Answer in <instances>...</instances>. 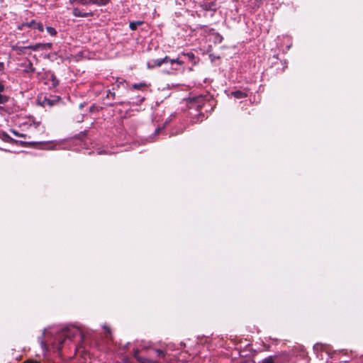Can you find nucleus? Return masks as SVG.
I'll list each match as a JSON object with an SVG mask.
<instances>
[{"instance_id":"nucleus-1","label":"nucleus","mask_w":363,"mask_h":363,"mask_svg":"<svg viewBox=\"0 0 363 363\" xmlns=\"http://www.w3.org/2000/svg\"><path fill=\"white\" fill-rule=\"evenodd\" d=\"M81 334L79 328L76 327L66 328L63 329L57 336L53 337V332L45 330L43 334L44 340H41L40 344L43 349L48 350V346L51 345L58 350H60L61 345L65 338H72L77 335Z\"/></svg>"},{"instance_id":"nucleus-2","label":"nucleus","mask_w":363,"mask_h":363,"mask_svg":"<svg viewBox=\"0 0 363 363\" xmlns=\"http://www.w3.org/2000/svg\"><path fill=\"white\" fill-rule=\"evenodd\" d=\"M168 57H165L162 59L153 60L151 62H148L147 66L149 69H152L155 67H160L163 63L168 62Z\"/></svg>"},{"instance_id":"nucleus-3","label":"nucleus","mask_w":363,"mask_h":363,"mask_svg":"<svg viewBox=\"0 0 363 363\" xmlns=\"http://www.w3.org/2000/svg\"><path fill=\"white\" fill-rule=\"evenodd\" d=\"M24 26L32 27L38 29L39 31L43 30V24L41 23L35 22V21H31L30 23H23L19 28L21 29Z\"/></svg>"},{"instance_id":"nucleus-4","label":"nucleus","mask_w":363,"mask_h":363,"mask_svg":"<svg viewBox=\"0 0 363 363\" xmlns=\"http://www.w3.org/2000/svg\"><path fill=\"white\" fill-rule=\"evenodd\" d=\"M50 48V43H37L35 45L27 46V49H30L34 51L38 50L39 49L46 50Z\"/></svg>"},{"instance_id":"nucleus-5","label":"nucleus","mask_w":363,"mask_h":363,"mask_svg":"<svg viewBox=\"0 0 363 363\" xmlns=\"http://www.w3.org/2000/svg\"><path fill=\"white\" fill-rule=\"evenodd\" d=\"M72 13L75 17H82V18H86L92 16L91 12H82L79 8L74 7L72 10Z\"/></svg>"},{"instance_id":"nucleus-6","label":"nucleus","mask_w":363,"mask_h":363,"mask_svg":"<svg viewBox=\"0 0 363 363\" xmlns=\"http://www.w3.org/2000/svg\"><path fill=\"white\" fill-rule=\"evenodd\" d=\"M69 4L70 5H82V6H88L91 4V0H69Z\"/></svg>"},{"instance_id":"nucleus-7","label":"nucleus","mask_w":363,"mask_h":363,"mask_svg":"<svg viewBox=\"0 0 363 363\" xmlns=\"http://www.w3.org/2000/svg\"><path fill=\"white\" fill-rule=\"evenodd\" d=\"M109 1L110 0H91V4L101 6L107 4Z\"/></svg>"},{"instance_id":"nucleus-8","label":"nucleus","mask_w":363,"mask_h":363,"mask_svg":"<svg viewBox=\"0 0 363 363\" xmlns=\"http://www.w3.org/2000/svg\"><path fill=\"white\" fill-rule=\"evenodd\" d=\"M231 94L236 99H242L247 96V94L241 91H233Z\"/></svg>"},{"instance_id":"nucleus-9","label":"nucleus","mask_w":363,"mask_h":363,"mask_svg":"<svg viewBox=\"0 0 363 363\" xmlns=\"http://www.w3.org/2000/svg\"><path fill=\"white\" fill-rule=\"evenodd\" d=\"M143 21H135V22H130V25H129V27L131 30H136V28H138V26H140L143 24Z\"/></svg>"},{"instance_id":"nucleus-10","label":"nucleus","mask_w":363,"mask_h":363,"mask_svg":"<svg viewBox=\"0 0 363 363\" xmlns=\"http://www.w3.org/2000/svg\"><path fill=\"white\" fill-rule=\"evenodd\" d=\"M277 357L269 356L262 361V363H277Z\"/></svg>"},{"instance_id":"nucleus-11","label":"nucleus","mask_w":363,"mask_h":363,"mask_svg":"<svg viewBox=\"0 0 363 363\" xmlns=\"http://www.w3.org/2000/svg\"><path fill=\"white\" fill-rule=\"evenodd\" d=\"M154 352L157 357L160 358H164L166 355V352L162 350L156 349L154 350Z\"/></svg>"},{"instance_id":"nucleus-12","label":"nucleus","mask_w":363,"mask_h":363,"mask_svg":"<svg viewBox=\"0 0 363 363\" xmlns=\"http://www.w3.org/2000/svg\"><path fill=\"white\" fill-rule=\"evenodd\" d=\"M138 352H136L135 353V357L136 359H138L140 362H143V363H152V361H151V360H150V359H148L142 358V357H139V356L138 355Z\"/></svg>"},{"instance_id":"nucleus-13","label":"nucleus","mask_w":363,"mask_h":363,"mask_svg":"<svg viewBox=\"0 0 363 363\" xmlns=\"http://www.w3.org/2000/svg\"><path fill=\"white\" fill-rule=\"evenodd\" d=\"M46 30H47L48 33L51 35H55L57 33L55 29L52 27L48 26L46 28Z\"/></svg>"},{"instance_id":"nucleus-14","label":"nucleus","mask_w":363,"mask_h":363,"mask_svg":"<svg viewBox=\"0 0 363 363\" xmlns=\"http://www.w3.org/2000/svg\"><path fill=\"white\" fill-rule=\"evenodd\" d=\"M13 49L15 50H17L18 52V53H22L23 52V50L27 49V47H18V46H13Z\"/></svg>"},{"instance_id":"nucleus-15","label":"nucleus","mask_w":363,"mask_h":363,"mask_svg":"<svg viewBox=\"0 0 363 363\" xmlns=\"http://www.w3.org/2000/svg\"><path fill=\"white\" fill-rule=\"evenodd\" d=\"M35 71L34 67H33V64L30 62H28V67L26 69V72H33Z\"/></svg>"},{"instance_id":"nucleus-16","label":"nucleus","mask_w":363,"mask_h":363,"mask_svg":"<svg viewBox=\"0 0 363 363\" xmlns=\"http://www.w3.org/2000/svg\"><path fill=\"white\" fill-rule=\"evenodd\" d=\"M8 101V97L6 96L0 94V104H3L6 103Z\"/></svg>"},{"instance_id":"nucleus-17","label":"nucleus","mask_w":363,"mask_h":363,"mask_svg":"<svg viewBox=\"0 0 363 363\" xmlns=\"http://www.w3.org/2000/svg\"><path fill=\"white\" fill-rule=\"evenodd\" d=\"M212 6H213V3H206V4H203V9L205 10H211L212 9V8H211Z\"/></svg>"},{"instance_id":"nucleus-18","label":"nucleus","mask_w":363,"mask_h":363,"mask_svg":"<svg viewBox=\"0 0 363 363\" xmlns=\"http://www.w3.org/2000/svg\"><path fill=\"white\" fill-rule=\"evenodd\" d=\"M168 62H169L171 64H173V63H177L179 65H182V62L180 61L178 58L177 59H173V60H170L169 58Z\"/></svg>"},{"instance_id":"nucleus-19","label":"nucleus","mask_w":363,"mask_h":363,"mask_svg":"<svg viewBox=\"0 0 363 363\" xmlns=\"http://www.w3.org/2000/svg\"><path fill=\"white\" fill-rule=\"evenodd\" d=\"M11 132L16 135V136H18V137H22V138H26V135L24 134H21L19 133H18L17 131L14 130H12Z\"/></svg>"},{"instance_id":"nucleus-20","label":"nucleus","mask_w":363,"mask_h":363,"mask_svg":"<svg viewBox=\"0 0 363 363\" xmlns=\"http://www.w3.org/2000/svg\"><path fill=\"white\" fill-rule=\"evenodd\" d=\"M145 86V84H142V83H141V84H133V87L134 89H140V88H141L142 86Z\"/></svg>"},{"instance_id":"nucleus-21","label":"nucleus","mask_w":363,"mask_h":363,"mask_svg":"<svg viewBox=\"0 0 363 363\" xmlns=\"http://www.w3.org/2000/svg\"><path fill=\"white\" fill-rule=\"evenodd\" d=\"M4 91V86L0 84V94Z\"/></svg>"},{"instance_id":"nucleus-22","label":"nucleus","mask_w":363,"mask_h":363,"mask_svg":"<svg viewBox=\"0 0 363 363\" xmlns=\"http://www.w3.org/2000/svg\"><path fill=\"white\" fill-rule=\"evenodd\" d=\"M104 328L108 333H111L110 328L108 327L104 326Z\"/></svg>"},{"instance_id":"nucleus-23","label":"nucleus","mask_w":363,"mask_h":363,"mask_svg":"<svg viewBox=\"0 0 363 363\" xmlns=\"http://www.w3.org/2000/svg\"><path fill=\"white\" fill-rule=\"evenodd\" d=\"M3 135H4V138H5V139H7V140H8V139H9V138H10V137H9L7 134H6V133H4Z\"/></svg>"},{"instance_id":"nucleus-24","label":"nucleus","mask_w":363,"mask_h":363,"mask_svg":"<svg viewBox=\"0 0 363 363\" xmlns=\"http://www.w3.org/2000/svg\"><path fill=\"white\" fill-rule=\"evenodd\" d=\"M57 80L55 79V78H53V85L55 86V85H57Z\"/></svg>"},{"instance_id":"nucleus-25","label":"nucleus","mask_w":363,"mask_h":363,"mask_svg":"<svg viewBox=\"0 0 363 363\" xmlns=\"http://www.w3.org/2000/svg\"><path fill=\"white\" fill-rule=\"evenodd\" d=\"M4 67V64L2 62H0V69H1Z\"/></svg>"},{"instance_id":"nucleus-26","label":"nucleus","mask_w":363,"mask_h":363,"mask_svg":"<svg viewBox=\"0 0 363 363\" xmlns=\"http://www.w3.org/2000/svg\"><path fill=\"white\" fill-rule=\"evenodd\" d=\"M27 363H38V362H32V361H31V362H27Z\"/></svg>"}]
</instances>
